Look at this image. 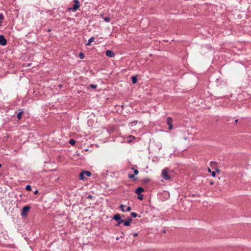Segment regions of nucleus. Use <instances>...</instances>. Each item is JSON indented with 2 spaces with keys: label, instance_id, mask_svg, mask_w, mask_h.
Segmentation results:
<instances>
[{
  "label": "nucleus",
  "instance_id": "nucleus-13",
  "mask_svg": "<svg viewBox=\"0 0 251 251\" xmlns=\"http://www.w3.org/2000/svg\"><path fill=\"white\" fill-rule=\"evenodd\" d=\"M94 41V37H91L90 38L89 40H88V43H87V45L89 46V45H90L91 43L93 42Z\"/></svg>",
  "mask_w": 251,
  "mask_h": 251
},
{
  "label": "nucleus",
  "instance_id": "nucleus-20",
  "mask_svg": "<svg viewBox=\"0 0 251 251\" xmlns=\"http://www.w3.org/2000/svg\"><path fill=\"white\" fill-rule=\"evenodd\" d=\"M138 199L140 200H142L143 199V195L142 194H138Z\"/></svg>",
  "mask_w": 251,
  "mask_h": 251
},
{
  "label": "nucleus",
  "instance_id": "nucleus-15",
  "mask_svg": "<svg viewBox=\"0 0 251 251\" xmlns=\"http://www.w3.org/2000/svg\"><path fill=\"white\" fill-rule=\"evenodd\" d=\"M69 143L71 145H74L75 143V141L74 139H71L69 141Z\"/></svg>",
  "mask_w": 251,
  "mask_h": 251
},
{
  "label": "nucleus",
  "instance_id": "nucleus-4",
  "mask_svg": "<svg viewBox=\"0 0 251 251\" xmlns=\"http://www.w3.org/2000/svg\"><path fill=\"white\" fill-rule=\"evenodd\" d=\"M30 210V207L28 206H25L23 208L22 211L21 212V216L22 217H26L28 212Z\"/></svg>",
  "mask_w": 251,
  "mask_h": 251
},
{
  "label": "nucleus",
  "instance_id": "nucleus-25",
  "mask_svg": "<svg viewBox=\"0 0 251 251\" xmlns=\"http://www.w3.org/2000/svg\"><path fill=\"white\" fill-rule=\"evenodd\" d=\"M211 175L212 176H213V177H215L216 176V173L215 172H211Z\"/></svg>",
  "mask_w": 251,
  "mask_h": 251
},
{
  "label": "nucleus",
  "instance_id": "nucleus-28",
  "mask_svg": "<svg viewBox=\"0 0 251 251\" xmlns=\"http://www.w3.org/2000/svg\"><path fill=\"white\" fill-rule=\"evenodd\" d=\"M133 236L134 237H137L138 236V233H134L133 234Z\"/></svg>",
  "mask_w": 251,
  "mask_h": 251
},
{
  "label": "nucleus",
  "instance_id": "nucleus-33",
  "mask_svg": "<svg viewBox=\"0 0 251 251\" xmlns=\"http://www.w3.org/2000/svg\"><path fill=\"white\" fill-rule=\"evenodd\" d=\"M237 121H238V120H236L235 122H237Z\"/></svg>",
  "mask_w": 251,
  "mask_h": 251
},
{
  "label": "nucleus",
  "instance_id": "nucleus-32",
  "mask_svg": "<svg viewBox=\"0 0 251 251\" xmlns=\"http://www.w3.org/2000/svg\"><path fill=\"white\" fill-rule=\"evenodd\" d=\"M1 25V22L0 21V26Z\"/></svg>",
  "mask_w": 251,
  "mask_h": 251
},
{
  "label": "nucleus",
  "instance_id": "nucleus-3",
  "mask_svg": "<svg viewBox=\"0 0 251 251\" xmlns=\"http://www.w3.org/2000/svg\"><path fill=\"white\" fill-rule=\"evenodd\" d=\"M91 174L89 171H83L79 175V179L84 180L85 179V176H90Z\"/></svg>",
  "mask_w": 251,
  "mask_h": 251
},
{
  "label": "nucleus",
  "instance_id": "nucleus-24",
  "mask_svg": "<svg viewBox=\"0 0 251 251\" xmlns=\"http://www.w3.org/2000/svg\"><path fill=\"white\" fill-rule=\"evenodd\" d=\"M134 175H133V174H131V175H128V177H129V178H133V177H134Z\"/></svg>",
  "mask_w": 251,
  "mask_h": 251
},
{
  "label": "nucleus",
  "instance_id": "nucleus-21",
  "mask_svg": "<svg viewBox=\"0 0 251 251\" xmlns=\"http://www.w3.org/2000/svg\"><path fill=\"white\" fill-rule=\"evenodd\" d=\"M131 215L134 218H136L137 216V214L135 212H131Z\"/></svg>",
  "mask_w": 251,
  "mask_h": 251
},
{
  "label": "nucleus",
  "instance_id": "nucleus-30",
  "mask_svg": "<svg viewBox=\"0 0 251 251\" xmlns=\"http://www.w3.org/2000/svg\"><path fill=\"white\" fill-rule=\"evenodd\" d=\"M208 171L209 173H211V170H210V169L208 168Z\"/></svg>",
  "mask_w": 251,
  "mask_h": 251
},
{
  "label": "nucleus",
  "instance_id": "nucleus-23",
  "mask_svg": "<svg viewBox=\"0 0 251 251\" xmlns=\"http://www.w3.org/2000/svg\"><path fill=\"white\" fill-rule=\"evenodd\" d=\"M90 87L92 88H96L97 87V85L94 84H91L90 85Z\"/></svg>",
  "mask_w": 251,
  "mask_h": 251
},
{
  "label": "nucleus",
  "instance_id": "nucleus-12",
  "mask_svg": "<svg viewBox=\"0 0 251 251\" xmlns=\"http://www.w3.org/2000/svg\"><path fill=\"white\" fill-rule=\"evenodd\" d=\"M132 82L133 84H135L137 82V79L136 76H132L131 77Z\"/></svg>",
  "mask_w": 251,
  "mask_h": 251
},
{
  "label": "nucleus",
  "instance_id": "nucleus-11",
  "mask_svg": "<svg viewBox=\"0 0 251 251\" xmlns=\"http://www.w3.org/2000/svg\"><path fill=\"white\" fill-rule=\"evenodd\" d=\"M135 139V137L134 136H132V135H130L129 136L127 139V141L128 142H132L134 139Z\"/></svg>",
  "mask_w": 251,
  "mask_h": 251
},
{
  "label": "nucleus",
  "instance_id": "nucleus-14",
  "mask_svg": "<svg viewBox=\"0 0 251 251\" xmlns=\"http://www.w3.org/2000/svg\"><path fill=\"white\" fill-rule=\"evenodd\" d=\"M167 123L168 125L172 124V119L171 118H167Z\"/></svg>",
  "mask_w": 251,
  "mask_h": 251
},
{
  "label": "nucleus",
  "instance_id": "nucleus-19",
  "mask_svg": "<svg viewBox=\"0 0 251 251\" xmlns=\"http://www.w3.org/2000/svg\"><path fill=\"white\" fill-rule=\"evenodd\" d=\"M104 20L105 22H109L110 21V18L109 17H105L104 18Z\"/></svg>",
  "mask_w": 251,
  "mask_h": 251
},
{
  "label": "nucleus",
  "instance_id": "nucleus-6",
  "mask_svg": "<svg viewBox=\"0 0 251 251\" xmlns=\"http://www.w3.org/2000/svg\"><path fill=\"white\" fill-rule=\"evenodd\" d=\"M7 41L3 35H0V45L5 46Z\"/></svg>",
  "mask_w": 251,
  "mask_h": 251
},
{
  "label": "nucleus",
  "instance_id": "nucleus-2",
  "mask_svg": "<svg viewBox=\"0 0 251 251\" xmlns=\"http://www.w3.org/2000/svg\"><path fill=\"white\" fill-rule=\"evenodd\" d=\"M162 176L165 180H169L170 176L169 175V169L166 168L162 172Z\"/></svg>",
  "mask_w": 251,
  "mask_h": 251
},
{
  "label": "nucleus",
  "instance_id": "nucleus-29",
  "mask_svg": "<svg viewBox=\"0 0 251 251\" xmlns=\"http://www.w3.org/2000/svg\"><path fill=\"white\" fill-rule=\"evenodd\" d=\"M38 193V190H36L35 192H34V194H37Z\"/></svg>",
  "mask_w": 251,
  "mask_h": 251
},
{
  "label": "nucleus",
  "instance_id": "nucleus-9",
  "mask_svg": "<svg viewBox=\"0 0 251 251\" xmlns=\"http://www.w3.org/2000/svg\"><path fill=\"white\" fill-rule=\"evenodd\" d=\"M132 221L131 218H128L126 221H124V224L125 226H128L130 225V222Z\"/></svg>",
  "mask_w": 251,
  "mask_h": 251
},
{
  "label": "nucleus",
  "instance_id": "nucleus-5",
  "mask_svg": "<svg viewBox=\"0 0 251 251\" xmlns=\"http://www.w3.org/2000/svg\"><path fill=\"white\" fill-rule=\"evenodd\" d=\"M113 219L118 222V226H120V224L124 222V220L121 219L120 215L118 214L114 216Z\"/></svg>",
  "mask_w": 251,
  "mask_h": 251
},
{
  "label": "nucleus",
  "instance_id": "nucleus-16",
  "mask_svg": "<svg viewBox=\"0 0 251 251\" xmlns=\"http://www.w3.org/2000/svg\"><path fill=\"white\" fill-rule=\"evenodd\" d=\"M22 114H23V111L20 112L18 113V114L17 115V118L18 119H20L21 118Z\"/></svg>",
  "mask_w": 251,
  "mask_h": 251
},
{
  "label": "nucleus",
  "instance_id": "nucleus-27",
  "mask_svg": "<svg viewBox=\"0 0 251 251\" xmlns=\"http://www.w3.org/2000/svg\"><path fill=\"white\" fill-rule=\"evenodd\" d=\"M4 18V16L2 14H0V20H2Z\"/></svg>",
  "mask_w": 251,
  "mask_h": 251
},
{
  "label": "nucleus",
  "instance_id": "nucleus-31",
  "mask_svg": "<svg viewBox=\"0 0 251 251\" xmlns=\"http://www.w3.org/2000/svg\"><path fill=\"white\" fill-rule=\"evenodd\" d=\"M210 184L211 185H212V184H213V182H211L210 183Z\"/></svg>",
  "mask_w": 251,
  "mask_h": 251
},
{
  "label": "nucleus",
  "instance_id": "nucleus-22",
  "mask_svg": "<svg viewBox=\"0 0 251 251\" xmlns=\"http://www.w3.org/2000/svg\"><path fill=\"white\" fill-rule=\"evenodd\" d=\"M133 169L134 170V175H137L138 174V171L137 169H134L133 168Z\"/></svg>",
  "mask_w": 251,
  "mask_h": 251
},
{
  "label": "nucleus",
  "instance_id": "nucleus-8",
  "mask_svg": "<svg viewBox=\"0 0 251 251\" xmlns=\"http://www.w3.org/2000/svg\"><path fill=\"white\" fill-rule=\"evenodd\" d=\"M105 54L107 56L110 57H113L115 56V54L110 50H107L105 52Z\"/></svg>",
  "mask_w": 251,
  "mask_h": 251
},
{
  "label": "nucleus",
  "instance_id": "nucleus-1",
  "mask_svg": "<svg viewBox=\"0 0 251 251\" xmlns=\"http://www.w3.org/2000/svg\"><path fill=\"white\" fill-rule=\"evenodd\" d=\"M74 4L73 6L72 7H69L68 8V10L69 11H72L73 12H75L79 8L80 4H79V1L78 0H74Z\"/></svg>",
  "mask_w": 251,
  "mask_h": 251
},
{
  "label": "nucleus",
  "instance_id": "nucleus-10",
  "mask_svg": "<svg viewBox=\"0 0 251 251\" xmlns=\"http://www.w3.org/2000/svg\"><path fill=\"white\" fill-rule=\"evenodd\" d=\"M144 191V189L142 187H139L135 190V193L137 194H140L141 193Z\"/></svg>",
  "mask_w": 251,
  "mask_h": 251
},
{
  "label": "nucleus",
  "instance_id": "nucleus-7",
  "mask_svg": "<svg viewBox=\"0 0 251 251\" xmlns=\"http://www.w3.org/2000/svg\"><path fill=\"white\" fill-rule=\"evenodd\" d=\"M120 207L122 211L124 212L126 211H130L131 210V208L130 206L127 207L126 209H125L126 206L123 204H121Z\"/></svg>",
  "mask_w": 251,
  "mask_h": 251
},
{
  "label": "nucleus",
  "instance_id": "nucleus-34",
  "mask_svg": "<svg viewBox=\"0 0 251 251\" xmlns=\"http://www.w3.org/2000/svg\"><path fill=\"white\" fill-rule=\"evenodd\" d=\"M1 167V164H0V168Z\"/></svg>",
  "mask_w": 251,
  "mask_h": 251
},
{
  "label": "nucleus",
  "instance_id": "nucleus-26",
  "mask_svg": "<svg viewBox=\"0 0 251 251\" xmlns=\"http://www.w3.org/2000/svg\"><path fill=\"white\" fill-rule=\"evenodd\" d=\"M169 127V129L170 130H171L172 128H173V125L172 124H170V125H168Z\"/></svg>",
  "mask_w": 251,
  "mask_h": 251
},
{
  "label": "nucleus",
  "instance_id": "nucleus-17",
  "mask_svg": "<svg viewBox=\"0 0 251 251\" xmlns=\"http://www.w3.org/2000/svg\"><path fill=\"white\" fill-rule=\"evenodd\" d=\"M79 56L80 59H82L84 58V54L83 53L80 52L79 54Z\"/></svg>",
  "mask_w": 251,
  "mask_h": 251
},
{
  "label": "nucleus",
  "instance_id": "nucleus-18",
  "mask_svg": "<svg viewBox=\"0 0 251 251\" xmlns=\"http://www.w3.org/2000/svg\"><path fill=\"white\" fill-rule=\"evenodd\" d=\"M25 189L27 191H30L31 189V187L30 185H26L25 187Z\"/></svg>",
  "mask_w": 251,
  "mask_h": 251
}]
</instances>
